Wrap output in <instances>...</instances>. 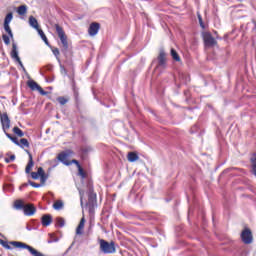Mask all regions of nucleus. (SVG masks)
Wrapping results in <instances>:
<instances>
[{"label":"nucleus","mask_w":256,"mask_h":256,"mask_svg":"<svg viewBox=\"0 0 256 256\" xmlns=\"http://www.w3.org/2000/svg\"><path fill=\"white\" fill-rule=\"evenodd\" d=\"M8 37L12 41V50L10 52V57L20 65L22 71L24 73H27V69H25V66L23 65V62L21 61V58L19 57V50L17 48V42H15V38L13 37V32H8Z\"/></svg>","instance_id":"1"},{"label":"nucleus","mask_w":256,"mask_h":256,"mask_svg":"<svg viewBox=\"0 0 256 256\" xmlns=\"http://www.w3.org/2000/svg\"><path fill=\"white\" fill-rule=\"evenodd\" d=\"M100 251L104 253V255H113L117 253V248L115 247V242H107V240L100 239Z\"/></svg>","instance_id":"2"},{"label":"nucleus","mask_w":256,"mask_h":256,"mask_svg":"<svg viewBox=\"0 0 256 256\" xmlns=\"http://www.w3.org/2000/svg\"><path fill=\"white\" fill-rule=\"evenodd\" d=\"M56 33L62 43V53H67L69 50V42H67V35L63 30V27L59 26V24H55Z\"/></svg>","instance_id":"3"},{"label":"nucleus","mask_w":256,"mask_h":256,"mask_svg":"<svg viewBox=\"0 0 256 256\" xmlns=\"http://www.w3.org/2000/svg\"><path fill=\"white\" fill-rule=\"evenodd\" d=\"M9 244L13 245V247H17L18 249H27V251H29V253L33 256H45L43 253L33 248V246H29L28 244H25L23 242L10 241Z\"/></svg>","instance_id":"4"},{"label":"nucleus","mask_w":256,"mask_h":256,"mask_svg":"<svg viewBox=\"0 0 256 256\" xmlns=\"http://www.w3.org/2000/svg\"><path fill=\"white\" fill-rule=\"evenodd\" d=\"M241 239L245 245H251V243H253V233L251 229L245 228L241 233Z\"/></svg>","instance_id":"5"},{"label":"nucleus","mask_w":256,"mask_h":256,"mask_svg":"<svg viewBox=\"0 0 256 256\" xmlns=\"http://www.w3.org/2000/svg\"><path fill=\"white\" fill-rule=\"evenodd\" d=\"M165 67H167V54L165 53V50H160L156 69H165Z\"/></svg>","instance_id":"6"},{"label":"nucleus","mask_w":256,"mask_h":256,"mask_svg":"<svg viewBox=\"0 0 256 256\" xmlns=\"http://www.w3.org/2000/svg\"><path fill=\"white\" fill-rule=\"evenodd\" d=\"M71 155V150H68V152H61L57 159L58 161H60V163H63V165H66L67 167H69V165H71V161L67 160L69 159V156Z\"/></svg>","instance_id":"7"},{"label":"nucleus","mask_w":256,"mask_h":256,"mask_svg":"<svg viewBox=\"0 0 256 256\" xmlns=\"http://www.w3.org/2000/svg\"><path fill=\"white\" fill-rule=\"evenodd\" d=\"M28 87L32 91H38L40 95H47V92H45V90H43V88L33 80L28 81Z\"/></svg>","instance_id":"8"},{"label":"nucleus","mask_w":256,"mask_h":256,"mask_svg":"<svg viewBox=\"0 0 256 256\" xmlns=\"http://www.w3.org/2000/svg\"><path fill=\"white\" fill-rule=\"evenodd\" d=\"M99 29H101V24L93 22L88 28V33L91 35V37H95V35L99 33Z\"/></svg>","instance_id":"9"},{"label":"nucleus","mask_w":256,"mask_h":256,"mask_svg":"<svg viewBox=\"0 0 256 256\" xmlns=\"http://www.w3.org/2000/svg\"><path fill=\"white\" fill-rule=\"evenodd\" d=\"M24 215H26V217H31L33 215H35V213L37 212V208H35V206L33 204H26L24 206Z\"/></svg>","instance_id":"10"},{"label":"nucleus","mask_w":256,"mask_h":256,"mask_svg":"<svg viewBox=\"0 0 256 256\" xmlns=\"http://www.w3.org/2000/svg\"><path fill=\"white\" fill-rule=\"evenodd\" d=\"M204 43L206 47H213L214 45H217V40H215L210 33H206L204 35Z\"/></svg>","instance_id":"11"},{"label":"nucleus","mask_w":256,"mask_h":256,"mask_svg":"<svg viewBox=\"0 0 256 256\" xmlns=\"http://www.w3.org/2000/svg\"><path fill=\"white\" fill-rule=\"evenodd\" d=\"M25 152L27 153L28 157H29V161L28 164L25 168V173H31V170L33 169V166L35 165V162H33V155L31 154V152H29V150H25Z\"/></svg>","instance_id":"12"},{"label":"nucleus","mask_w":256,"mask_h":256,"mask_svg":"<svg viewBox=\"0 0 256 256\" xmlns=\"http://www.w3.org/2000/svg\"><path fill=\"white\" fill-rule=\"evenodd\" d=\"M53 222V217H51L50 214L43 215L41 218V223L43 227H49L51 223Z\"/></svg>","instance_id":"13"},{"label":"nucleus","mask_w":256,"mask_h":256,"mask_svg":"<svg viewBox=\"0 0 256 256\" xmlns=\"http://www.w3.org/2000/svg\"><path fill=\"white\" fill-rule=\"evenodd\" d=\"M97 203V194L93 193L91 190L89 191L88 194V205L90 207H93Z\"/></svg>","instance_id":"14"},{"label":"nucleus","mask_w":256,"mask_h":256,"mask_svg":"<svg viewBox=\"0 0 256 256\" xmlns=\"http://www.w3.org/2000/svg\"><path fill=\"white\" fill-rule=\"evenodd\" d=\"M29 25H30V27H33V29H36V31H38V29H40L39 28V22L33 16L29 17Z\"/></svg>","instance_id":"15"},{"label":"nucleus","mask_w":256,"mask_h":256,"mask_svg":"<svg viewBox=\"0 0 256 256\" xmlns=\"http://www.w3.org/2000/svg\"><path fill=\"white\" fill-rule=\"evenodd\" d=\"M18 147H20L21 149H25V147L26 149H29V140H27L26 138L20 139Z\"/></svg>","instance_id":"16"},{"label":"nucleus","mask_w":256,"mask_h":256,"mask_svg":"<svg viewBox=\"0 0 256 256\" xmlns=\"http://www.w3.org/2000/svg\"><path fill=\"white\" fill-rule=\"evenodd\" d=\"M128 161H130V163H135V161H139V155H137V153L135 152H129Z\"/></svg>","instance_id":"17"},{"label":"nucleus","mask_w":256,"mask_h":256,"mask_svg":"<svg viewBox=\"0 0 256 256\" xmlns=\"http://www.w3.org/2000/svg\"><path fill=\"white\" fill-rule=\"evenodd\" d=\"M170 55L174 61H177V62L181 61V57L179 56V53H177V50H175L174 48H171Z\"/></svg>","instance_id":"18"},{"label":"nucleus","mask_w":256,"mask_h":256,"mask_svg":"<svg viewBox=\"0 0 256 256\" xmlns=\"http://www.w3.org/2000/svg\"><path fill=\"white\" fill-rule=\"evenodd\" d=\"M42 172H43V167H39L37 172H31L32 179H35V180L39 179Z\"/></svg>","instance_id":"19"},{"label":"nucleus","mask_w":256,"mask_h":256,"mask_svg":"<svg viewBox=\"0 0 256 256\" xmlns=\"http://www.w3.org/2000/svg\"><path fill=\"white\" fill-rule=\"evenodd\" d=\"M37 32H38V35H40L41 39L44 41L45 45H49V40L47 39V36L45 35V32H43L41 30V28L38 29Z\"/></svg>","instance_id":"20"},{"label":"nucleus","mask_w":256,"mask_h":256,"mask_svg":"<svg viewBox=\"0 0 256 256\" xmlns=\"http://www.w3.org/2000/svg\"><path fill=\"white\" fill-rule=\"evenodd\" d=\"M18 15H26L27 14V5H21L17 9Z\"/></svg>","instance_id":"21"},{"label":"nucleus","mask_w":256,"mask_h":256,"mask_svg":"<svg viewBox=\"0 0 256 256\" xmlns=\"http://www.w3.org/2000/svg\"><path fill=\"white\" fill-rule=\"evenodd\" d=\"M53 208H54L56 211H61V209H63V201L57 200V201L53 204Z\"/></svg>","instance_id":"22"},{"label":"nucleus","mask_w":256,"mask_h":256,"mask_svg":"<svg viewBox=\"0 0 256 256\" xmlns=\"http://www.w3.org/2000/svg\"><path fill=\"white\" fill-rule=\"evenodd\" d=\"M13 133L17 135L18 137H24L25 133H23V130H21L19 127H14L13 128Z\"/></svg>","instance_id":"23"},{"label":"nucleus","mask_w":256,"mask_h":256,"mask_svg":"<svg viewBox=\"0 0 256 256\" xmlns=\"http://www.w3.org/2000/svg\"><path fill=\"white\" fill-rule=\"evenodd\" d=\"M47 179H49V175L45 173V170L42 168V173L40 174V181L41 183H46Z\"/></svg>","instance_id":"24"},{"label":"nucleus","mask_w":256,"mask_h":256,"mask_svg":"<svg viewBox=\"0 0 256 256\" xmlns=\"http://www.w3.org/2000/svg\"><path fill=\"white\" fill-rule=\"evenodd\" d=\"M56 227H65V219L61 217L56 218Z\"/></svg>","instance_id":"25"},{"label":"nucleus","mask_w":256,"mask_h":256,"mask_svg":"<svg viewBox=\"0 0 256 256\" xmlns=\"http://www.w3.org/2000/svg\"><path fill=\"white\" fill-rule=\"evenodd\" d=\"M11 21H13V12H10L6 15L5 19H4V24H8L11 23Z\"/></svg>","instance_id":"26"},{"label":"nucleus","mask_w":256,"mask_h":256,"mask_svg":"<svg viewBox=\"0 0 256 256\" xmlns=\"http://www.w3.org/2000/svg\"><path fill=\"white\" fill-rule=\"evenodd\" d=\"M14 205H15V209H23L24 210L26 204H23V202L21 200H18L15 202Z\"/></svg>","instance_id":"27"},{"label":"nucleus","mask_w":256,"mask_h":256,"mask_svg":"<svg viewBox=\"0 0 256 256\" xmlns=\"http://www.w3.org/2000/svg\"><path fill=\"white\" fill-rule=\"evenodd\" d=\"M0 245H2V247H4V249H8V250H11V246L9 245V242L3 240V239H0Z\"/></svg>","instance_id":"28"},{"label":"nucleus","mask_w":256,"mask_h":256,"mask_svg":"<svg viewBox=\"0 0 256 256\" xmlns=\"http://www.w3.org/2000/svg\"><path fill=\"white\" fill-rule=\"evenodd\" d=\"M2 39H3L4 43H5V45H11V38H9L8 35L3 34L2 35Z\"/></svg>","instance_id":"29"},{"label":"nucleus","mask_w":256,"mask_h":256,"mask_svg":"<svg viewBox=\"0 0 256 256\" xmlns=\"http://www.w3.org/2000/svg\"><path fill=\"white\" fill-rule=\"evenodd\" d=\"M78 175H80L82 179H85V177H87V174L85 173V171L83 170V167L81 166L78 168Z\"/></svg>","instance_id":"30"},{"label":"nucleus","mask_w":256,"mask_h":256,"mask_svg":"<svg viewBox=\"0 0 256 256\" xmlns=\"http://www.w3.org/2000/svg\"><path fill=\"white\" fill-rule=\"evenodd\" d=\"M57 101H58V103H60V105H65V104H67V102L69 101V100H67L65 97H63V96H60V97H58L57 98Z\"/></svg>","instance_id":"31"},{"label":"nucleus","mask_w":256,"mask_h":256,"mask_svg":"<svg viewBox=\"0 0 256 256\" xmlns=\"http://www.w3.org/2000/svg\"><path fill=\"white\" fill-rule=\"evenodd\" d=\"M78 191L80 195V205H83V197L85 195V191L81 190L80 188H78Z\"/></svg>","instance_id":"32"},{"label":"nucleus","mask_w":256,"mask_h":256,"mask_svg":"<svg viewBox=\"0 0 256 256\" xmlns=\"http://www.w3.org/2000/svg\"><path fill=\"white\" fill-rule=\"evenodd\" d=\"M50 239L48 243H57V241H59V238L55 237L54 234H50Z\"/></svg>","instance_id":"33"},{"label":"nucleus","mask_w":256,"mask_h":256,"mask_svg":"<svg viewBox=\"0 0 256 256\" xmlns=\"http://www.w3.org/2000/svg\"><path fill=\"white\" fill-rule=\"evenodd\" d=\"M15 161V154L11 155L9 158H5V163H12Z\"/></svg>","instance_id":"34"},{"label":"nucleus","mask_w":256,"mask_h":256,"mask_svg":"<svg viewBox=\"0 0 256 256\" xmlns=\"http://www.w3.org/2000/svg\"><path fill=\"white\" fill-rule=\"evenodd\" d=\"M78 227H80V229H85V218H82L80 220Z\"/></svg>","instance_id":"35"},{"label":"nucleus","mask_w":256,"mask_h":256,"mask_svg":"<svg viewBox=\"0 0 256 256\" xmlns=\"http://www.w3.org/2000/svg\"><path fill=\"white\" fill-rule=\"evenodd\" d=\"M4 30L6 31V33H11V32H13V31L11 30V26H9V24H4Z\"/></svg>","instance_id":"36"},{"label":"nucleus","mask_w":256,"mask_h":256,"mask_svg":"<svg viewBox=\"0 0 256 256\" xmlns=\"http://www.w3.org/2000/svg\"><path fill=\"white\" fill-rule=\"evenodd\" d=\"M198 20H199L200 27H202V29H205V24H203V18H201V15H198Z\"/></svg>","instance_id":"37"},{"label":"nucleus","mask_w":256,"mask_h":256,"mask_svg":"<svg viewBox=\"0 0 256 256\" xmlns=\"http://www.w3.org/2000/svg\"><path fill=\"white\" fill-rule=\"evenodd\" d=\"M53 55H55V57H57L58 61H59V49L55 48L54 50H52Z\"/></svg>","instance_id":"38"},{"label":"nucleus","mask_w":256,"mask_h":256,"mask_svg":"<svg viewBox=\"0 0 256 256\" xmlns=\"http://www.w3.org/2000/svg\"><path fill=\"white\" fill-rule=\"evenodd\" d=\"M71 165H76V167L79 169V167H81V164H79V161H77L76 159H73L72 161H70Z\"/></svg>","instance_id":"39"},{"label":"nucleus","mask_w":256,"mask_h":256,"mask_svg":"<svg viewBox=\"0 0 256 256\" xmlns=\"http://www.w3.org/2000/svg\"><path fill=\"white\" fill-rule=\"evenodd\" d=\"M29 184L31 185V187H35L36 189L41 187V184H37V183H35L33 181H29Z\"/></svg>","instance_id":"40"},{"label":"nucleus","mask_w":256,"mask_h":256,"mask_svg":"<svg viewBox=\"0 0 256 256\" xmlns=\"http://www.w3.org/2000/svg\"><path fill=\"white\" fill-rule=\"evenodd\" d=\"M76 235H83V228H80L79 226L76 228Z\"/></svg>","instance_id":"41"},{"label":"nucleus","mask_w":256,"mask_h":256,"mask_svg":"<svg viewBox=\"0 0 256 256\" xmlns=\"http://www.w3.org/2000/svg\"><path fill=\"white\" fill-rule=\"evenodd\" d=\"M60 71L61 73H64V75H67V69H65V66L60 64Z\"/></svg>","instance_id":"42"},{"label":"nucleus","mask_w":256,"mask_h":256,"mask_svg":"<svg viewBox=\"0 0 256 256\" xmlns=\"http://www.w3.org/2000/svg\"><path fill=\"white\" fill-rule=\"evenodd\" d=\"M10 141L14 142L15 145L19 146V140L17 139V137H12Z\"/></svg>","instance_id":"43"},{"label":"nucleus","mask_w":256,"mask_h":256,"mask_svg":"<svg viewBox=\"0 0 256 256\" xmlns=\"http://www.w3.org/2000/svg\"><path fill=\"white\" fill-rule=\"evenodd\" d=\"M6 137H8V139H13V136H11V134L7 133V130L4 131Z\"/></svg>","instance_id":"44"},{"label":"nucleus","mask_w":256,"mask_h":256,"mask_svg":"<svg viewBox=\"0 0 256 256\" xmlns=\"http://www.w3.org/2000/svg\"><path fill=\"white\" fill-rule=\"evenodd\" d=\"M27 231H32L33 228H31L30 226L26 227Z\"/></svg>","instance_id":"45"},{"label":"nucleus","mask_w":256,"mask_h":256,"mask_svg":"<svg viewBox=\"0 0 256 256\" xmlns=\"http://www.w3.org/2000/svg\"><path fill=\"white\" fill-rule=\"evenodd\" d=\"M22 187H27V184H23Z\"/></svg>","instance_id":"46"},{"label":"nucleus","mask_w":256,"mask_h":256,"mask_svg":"<svg viewBox=\"0 0 256 256\" xmlns=\"http://www.w3.org/2000/svg\"><path fill=\"white\" fill-rule=\"evenodd\" d=\"M0 237H3V234L0 232Z\"/></svg>","instance_id":"47"}]
</instances>
